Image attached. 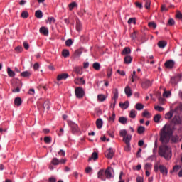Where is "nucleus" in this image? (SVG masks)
<instances>
[{
  "label": "nucleus",
  "mask_w": 182,
  "mask_h": 182,
  "mask_svg": "<svg viewBox=\"0 0 182 182\" xmlns=\"http://www.w3.org/2000/svg\"><path fill=\"white\" fill-rule=\"evenodd\" d=\"M174 65H176V62L173 60H168L164 63V66L166 69H173Z\"/></svg>",
  "instance_id": "6"
},
{
  "label": "nucleus",
  "mask_w": 182,
  "mask_h": 182,
  "mask_svg": "<svg viewBox=\"0 0 182 182\" xmlns=\"http://www.w3.org/2000/svg\"><path fill=\"white\" fill-rule=\"evenodd\" d=\"M132 61L133 58H132V56L130 55H127L124 58V63H125V65H130V63H132Z\"/></svg>",
  "instance_id": "16"
},
{
  "label": "nucleus",
  "mask_w": 182,
  "mask_h": 182,
  "mask_svg": "<svg viewBox=\"0 0 182 182\" xmlns=\"http://www.w3.org/2000/svg\"><path fill=\"white\" fill-rule=\"evenodd\" d=\"M153 153H154V155L149 156L148 158V160H151V159H153V157H154V156H156V154H157V146H154V149H153Z\"/></svg>",
  "instance_id": "41"
},
{
  "label": "nucleus",
  "mask_w": 182,
  "mask_h": 182,
  "mask_svg": "<svg viewBox=\"0 0 182 182\" xmlns=\"http://www.w3.org/2000/svg\"><path fill=\"white\" fill-rule=\"evenodd\" d=\"M23 47L26 49V50H28V49H29V44L28 43V42L24 41L23 43Z\"/></svg>",
  "instance_id": "59"
},
{
  "label": "nucleus",
  "mask_w": 182,
  "mask_h": 182,
  "mask_svg": "<svg viewBox=\"0 0 182 182\" xmlns=\"http://www.w3.org/2000/svg\"><path fill=\"white\" fill-rule=\"evenodd\" d=\"M119 122L122 124H126V123H127V118H126L124 117H121L119 118Z\"/></svg>",
  "instance_id": "36"
},
{
  "label": "nucleus",
  "mask_w": 182,
  "mask_h": 182,
  "mask_svg": "<svg viewBox=\"0 0 182 182\" xmlns=\"http://www.w3.org/2000/svg\"><path fill=\"white\" fill-rule=\"evenodd\" d=\"M114 154V152L113 151V149L112 148H109L106 152L105 156L108 159L111 160V159H113V156Z\"/></svg>",
  "instance_id": "11"
},
{
  "label": "nucleus",
  "mask_w": 182,
  "mask_h": 182,
  "mask_svg": "<svg viewBox=\"0 0 182 182\" xmlns=\"http://www.w3.org/2000/svg\"><path fill=\"white\" fill-rule=\"evenodd\" d=\"M130 37H131L132 39H133V40L136 39V38H137V35L136 34V31H134V32L131 34Z\"/></svg>",
  "instance_id": "60"
},
{
  "label": "nucleus",
  "mask_w": 182,
  "mask_h": 182,
  "mask_svg": "<svg viewBox=\"0 0 182 182\" xmlns=\"http://www.w3.org/2000/svg\"><path fill=\"white\" fill-rule=\"evenodd\" d=\"M76 30L77 32H80V31H82V23L79 21H77L76 23Z\"/></svg>",
  "instance_id": "42"
},
{
  "label": "nucleus",
  "mask_w": 182,
  "mask_h": 182,
  "mask_svg": "<svg viewBox=\"0 0 182 182\" xmlns=\"http://www.w3.org/2000/svg\"><path fill=\"white\" fill-rule=\"evenodd\" d=\"M139 79H140V77L137 76V75H133L132 76V82L133 83H134V82H137V80H139Z\"/></svg>",
  "instance_id": "52"
},
{
  "label": "nucleus",
  "mask_w": 182,
  "mask_h": 182,
  "mask_svg": "<svg viewBox=\"0 0 182 182\" xmlns=\"http://www.w3.org/2000/svg\"><path fill=\"white\" fill-rule=\"evenodd\" d=\"M35 15L38 19H42V18H43V14L41 10H37L35 13Z\"/></svg>",
  "instance_id": "25"
},
{
  "label": "nucleus",
  "mask_w": 182,
  "mask_h": 182,
  "mask_svg": "<svg viewBox=\"0 0 182 182\" xmlns=\"http://www.w3.org/2000/svg\"><path fill=\"white\" fill-rule=\"evenodd\" d=\"M31 75H32V73L29 71H24L21 73V76H22V77H29Z\"/></svg>",
  "instance_id": "29"
},
{
  "label": "nucleus",
  "mask_w": 182,
  "mask_h": 182,
  "mask_svg": "<svg viewBox=\"0 0 182 182\" xmlns=\"http://www.w3.org/2000/svg\"><path fill=\"white\" fill-rule=\"evenodd\" d=\"M98 102H105L106 100V97L103 94H100L97 95Z\"/></svg>",
  "instance_id": "31"
},
{
  "label": "nucleus",
  "mask_w": 182,
  "mask_h": 182,
  "mask_svg": "<svg viewBox=\"0 0 182 182\" xmlns=\"http://www.w3.org/2000/svg\"><path fill=\"white\" fill-rule=\"evenodd\" d=\"M151 4V1H150V0H145V8L146 9H150V5Z\"/></svg>",
  "instance_id": "50"
},
{
  "label": "nucleus",
  "mask_w": 182,
  "mask_h": 182,
  "mask_svg": "<svg viewBox=\"0 0 182 182\" xmlns=\"http://www.w3.org/2000/svg\"><path fill=\"white\" fill-rule=\"evenodd\" d=\"M93 171V169L92 168V167L88 166L85 168V173L87 174H89V173H92Z\"/></svg>",
  "instance_id": "56"
},
{
  "label": "nucleus",
  "mask_w": 182,
  "mask_h": 182,
  "mask_svg": "<svg viewBox=\"0 0 182 182\" xmlns=\"http://www.w3.org/2000/svg\"><path fill=\"white\" fill-rule=\"evenodd\" d=\"M129 101H126L124 103H119V107L121 109H127L129 107Z\"/></svg>",
  "instance_id": "32"
},
{
  "label": "nucleus",
  "mask_w": 182,
  "mask_h": 182,
  "mask_svg": "<svg viewBox=\"0 0 182 182\" xmlns=\"http://www.w3.org/2000/svg\"><path fill=\"white\" fill-rule=\"evenodd\" d=\"M150 86H151V82L150 81V80H146L144 81L141 84V87H143V89H149Z\"/></svg>",
  "instance_id": "12"
},
{
  "label": "nucleus",
  "mask_w": 182,
  "mask_h": 182,
  "mask_svg": "<svg viewBox=\"0 0 182 182\" xmlns=\"http://www.w3.org/2000/svg\"><path fill=\"white\" fill-rule=\"evenodd\" d=\"M132 53V50H130V48L126 47L123 49L122 54V55H129Z\"/></svg>",
  "instance_id": "28"
},
{
  "label": "nucleus",
  "mask_w": 182,
  "mask_h": 182,
  "mask_svg": "<svg viewBox=\"0 0 182 182\" xmlns=\"http://www.w3.org/2000/svg\"><path fill=\"white\" fill-rule=\"evenodd\" d=\"M148 26H149V28H152L153 29H156V28H157V24H156L155 22H150L149 23Z\"/></svg>",
  "instance_id": "49"
},
{
  "label": "nucleus",
  "mask_w": 182,
  "mask_h": 182,
  "mask_svg": "<svg viewBox=\"0 0 182 182\" xmlns=\"http://www.w3.org/2000/svg\"><path fill=\"white\" fill-rule=\"evenodd\" d=\"M174 23H176V21H174V19H173V18H170L168 21V25H169V26H173V25H174Z\"/></svg>",
  "instance_id": "55"
},
{
  "label": "nucleus",
  "mask_w": 182,
  "mask_h": 182,
  "mask_svg": "<svg viewBox=\"0 0 182 182\" xmlns=\"http://www.w3.org/2000/svg\"><path fill=\"white\" fill-rule=\"evenodd\" d=\"M163 96L164 97H170L171 96V92L164 90Z\"/></svg>",
  "instance_id": "45"
},
{
  "label": "nucleus",
  "mask_w": 182,
  "mask_h": 182,
  "mask_svg": "<svg viewBox=\"0 0 182 182\" xmlns=\"http://www.w3.org/2000/svg\"><path fill=\"white\" fill-rule=\"evenodd\" d=\"M105 169H100L97 173V178L102 180V181H106V178H105Z\"/></svg>",
  "instance_id": "9"
},
{
  "label": "nucleus",
  "mask_w": 182,
  "mask_h": 182,
  "mask_svg": "<svg viewBox=\"0 0 182 182\" xmlns=\"http://www.w3.org/2000/svg\"><path fill=\"white\" fill-rule=\"evenodd\" d=\"M16 52H17V53H21V52H22V50H23V48H22V46H17L15 48Z\"/></svg>",
  "instance_id": "54"
},
{
  "label": "nucleus",
  "mask_w": 182,
  "mask_h": 182,
  "mask_svg": "<svg viewBox=\"0 0 182 182\" xmlns=\"http://www.w3.org/2000/svg\"><path fill=\"white\" fill-rule=\"evenodd\" d=\"M152 167H153V165L151 164L147 163L145 164L144 168L146 171H150V170H151Z\"/></svg>",
  "instance_id": "40"
},
{
  "label": "nucleus",
  "mask_w": 182,
  "mask_h": 182,
  "mask_svg": "<svg viewBox=\"0 0 182 182\" xmlns=\"http://www.w3.org/2000/svg\"><path fill=\"white\" fill-rule=\"evenodd\" d=\"M160 119H161V115L159 114L154 117V121L155 123H160Z\"/></svg>",
  "instance_id": "38"
},
{
  "label": "nucleus",
  "mask_w": 182,
  "mask_h": 182,
  "mask_svg": "<svg viewBox=\"0 0 182 182\" xmlns=\"http://www.w3.org/2000/svg\"><path fill=\"white\" fill-rule=\"evenodd\" d=\"M7 73H8V75L10 77H14L15 76V72H14L13 70H11V68H7Z\"/></svg>",
  "instance_id": "33"
},
{
  "label": "nucleus",
  "mask_w": 182,
  "mask_h": 182,
  "mask_svg": "<svg viewBox=\"0 0 182 182\" xmlns=\"http://www.w3.org/2000/svg\"><path fill=\"white\" fill-rule=\"evenodd\" d=\"M62 55H63V58H68L70 55L69 50H63L62 52Z\"/></svg>",
  "instance_id": "44"
},
{
  "label": "nucleus",
  "mask_w": 182,
  "mask_h": 182,
  "mask_svg": "<svg viewBox=\"0 0 182 182\" xmlns=\"http://www.w3.org/2000/svg\"><path fill=\"white\" fill-rule=\"evenodd\" d=\"M99 159V155L97 152H93L92 154V156L88 159V161H90V160H97Z\"/></svg>",
  "instance_id": "23"
},
{
  "label": "nucleus",
  "mask_w": 182,
  "mask_h": 182,
  "mask_svg": "<svg viewBox=\"0 0 182 182\" xmlns=\"http://www.w3.org/2000/svg\"><path fill=\"white\" fill-rule=\"evenodd\" d=\"M181 168V166L180 165H176L173 167V170L170 171L171 174H173V173H177L178 170Z\"/></svg>",
  "instance_id": "27"
},
{
  "label": "nucleus",
  "mask_w": 182,
  "mask_h": 182,
  "mask_svg": "<svg viewBox=\"0 0 182 182\" xmlns=\"http://www.w3.org/2000/svg\"><path fill=\"white\" fill-rule=\"evenodd\" d=\"M146 132V128L143 126H140L137 129V133L138 134H143Z\"/></svg>",
  "instance_id": "30"
},
{
  "label": "nucleus",
  "mask_w": 182,
  "mask_h": 182,
  "mask_svg": "<svg viewBox=\"0 0 182 182\" xmlns=\"http://www.w3.org/2000/svg\"><path fill=\"white\" fill-rule=\"evenodd\" d=\"M158 46L161 49H164L165 46H167V41H160L158 42Z\"/></svg>",
  "instance_id": "18"
},
{
  "label": "nucleus",
  "mask_w": 182,
  "mask_h": 182,
  "mask_svg": "<svg viewBox=\"0 0 182 182\" xmlns=\"http://www.w3.org/2000/svg\"><path fill=\"white\" fill-rule=\"evenodd\" d=\"M132 140V135L127 134L126 136L123 137V141H124L127 146H130V141Z\"/></svg>",
  "instance_id": "13"
},
{
  "label": "nucleus",
  "mask_w": 182,
  "mask_h": 182,
  "mask_svg": "<svg viewBox=\"0 0 182 182\" xmlns=\"http://www.w3.org/2000/svg\"><path fill=\"white\" fill-rule=\"evenodd\" d=\"M119 136H121V137H125L127 136V131L126 129H122L119 132Z\"/></svg>",
  "instance_id": "39"
},
{
  "label": "nucleus",
  "mask_w": 182,
  "mask_h": 182,
  "mask_svg": "<svg viewBox=\"0 0 182 182\" xmlns=\"http://www.w3.org/2000/svg\"><path fill=\"white\" fill-rule=\"evenodd\" d=\"M172 123H174V124H180L181 123V121L180 120V117L178 115H175L172 119Z\"/></svg>",
  "instance_id": "19"
},
{
  "label": "nucleus",
  "mask_w": 182,
  "mask_h": 182,
  "mask_svg": "<svg viewBox=\"0 0 182 182\" xmlns=\"http://www.w3.org/2000/svg\"><path fill=\"white\" fill-rule=\"evenodd\" d=\"M124 92L126 96H127V97H130L132 95H133V92H132V88H130L129 85L125 87Z\"/></svg>",
  "instance_id": "14"
},
{
  "label": "nucleus",
  "mask_w": 182,
  "mask_h": 182,
  "mask_svg": "<svg viewBox=\"0 0 182 182\" xmlns=\"http://www.w3.org/2000/svg\"><path fill=\"white\" fill-rule=\"evenodd\" d=\"M40 33L44 36H49V28L48 27L42 26L39 29Z\"/></svg>",
  "instance_id": "7"
},
{
  "label": "nucleus",
  "mask_w": 182,
  "mask_h": 182,
  "mask_svg": "<svg viewBox=\"0 0 182 182\" xmlns=\"http://www.w3.org/2000/svg\"><path fill=\"white\" fill-rule=\"evenodd\" d=\"M96 126L97 129H102V127H103V120L102 119H97L96 121Z\"/></svg>",
  "instance_id": "21"
},
{
  "label": "nucleus",
  "mask_w": 182,
  "mask_h": 182,
  "mask_svg": "<svg viewBox=\"0 0 182 182\" xmlns=\"http://www.w3.org/2000/svg\"><path fill=\"white\" fill-rule=\"evenodd\" d=\"M154 109L156 110L157 112H163V110H164V108H163L161 106L157 105V106L154 107Z\"/></svg>",
  "instance_id": "53"
},
{
  "label": "nucleus",
  "mask_w": 182,
  "mask_h": 182,
  "mask_svg": "<svg viewBox=\"0 0 182 182\" xmlns=\"http://www.w3.org/2000/svg\"><path fill=\"white\" fill-rule=\"evenodd\" d=\"M59 156H62L63 157H65L66 156V152H65L64 150L60 149L58 152Z\"/></svg>",
  "instance_id": "58"
},
{
  "label": "nucleus",
  "mask_w": 182,
  "mask_h": 182,
  "mask_svg": "<svg viewBox=\"0 0 182 182\" xmlns=\"http://www.w3.org/2000/svg\"><path fill=\"white\" fill-rule=\"evenodd\" d=\"M113 99L114 100V104H116V102H117V99H119V90L117 88H115L113 91Z\"/></svg>",
  "instance_id": "17"
},
{
  "label": "nucleus",
  "mask_w": 182,
  "mask_h": 182,
  "mask_svg": "<svg viewBox=\"0 0 182 182\" xmlns=\"http://www.w3.org/2000/svg\"><path fill=\"white\" fill-rule=\"evenodd\" d=\"M29 16V13L28 11H23L21 13V18H23V19H26Z\"/></svg>",
  "instance_id": "46"
},
{
  "label": "nucleus",
  "mask_w": 182,
  "mask_h": 182,
  "mask_svg": "<svg viewBox=\"0 0 182 182\" xmlns=\"http://www.w3.org/2000/svg\"><path fill=\"white\" fill-rule=\"evenodd\" d=\"M142 116L144 117H149V116H150V112H149V111L145 110L144 111V112L142 113Z\"/></svg>",
  "instance_id": "57"
},
{
  "label": "nucleus",
  "mask_w": 182,
  "mask_h": 182,
  "mask_svg": "<svg viewBox=\"0 0 182 182\" xmlns=\"http://www.w3.org/2000/svg\"><path fill=\"white\" fill-rule=\"evenodd\" d=\"M114 174V170L112 167H108L105 171V176L107 178H112Z\"/></svg>",
  "instance_id": "5"
},
{
  "label": "nucleus",
  "mask_w": 182,
  "mask_h": 182,
  "mask_svg": "<svg viewBox=\"0 0 182 182\" xmlns=\"http://www.w3.org/2000/svg\"><path fill=\"white\" fill-rule=\"evenodd\" d=\"M158 153L161 157H164L165 160H170L173 156L171 148L167 145H161Z\"/></svg>",
  "instance_id": "2"
},
{
  "label": "nucleus",
  "mask_w": 182,
  "mask_h": 182,
  "mask_svg": "<svg viewBox=\"0 0 182 182\" xmlns=\"http://www.w3.org/2000/svg\"><path fill=\"white\" fill-rule=\"evenodd\" d=\"M28 95H31L32 96H33V95H35V89L31 88L28 90Z\"/></svg>",
  "instance_id": "61"
},
{
  "label": "nucleus",
  "mask_w": 182,
  "mask_h": 182,
  "mask_svg": "<svg viewBox=\"0 0 182 182\" xmlns=\"http://www.w3.org/2000/svg\"><path fill=\"white\" fill-rule=\"evenodd\" d=\"M65 45L66 46L70 47L72 45H73V41H72V39L69 38L66 40Z\"/></svg>",
  "instance_id": "47"
},
{
  "label": "nucleus",
  "mask_w": 182,
  "mask_h": 182,
  "mask_svg": "<svg viewBox=\"0 0 182 182\" xmlns=\"http://www.w3.org/2000/svg\"><path fill=\"white\" fill-rule=\"evenodd\" d=\"M44 141L47 144H49L52 143V139L49 136H45L44 137Z\"/></svg>",
  "instance_id": "48"
},
{
  "label": "nucleus",
  "mask_w": 182,
  "mask_h": 182,
  "mask_svg": "<svg viewBox=\"0 0 182 182\" xmlns=\"http://www.w3.org/2000/svg\"><path fill=\"white\" fill-rule=\"evenodd\" d=\"M49 182H56V178L55 177H50L48 178Z\"/></svg>",
  "instance_id": "63"
},
{
  "label": "nucleus",
  "mask_w": 182,
  "mask_h": 182,
  "mask_svg": "<svg viewBox=\"0 0 182 182\" xmlns=\"http://www.w3.org/2000/svg\"><path fill=\"white\" fill-rule=\"evenodd\" d=\"M77 6V4L75 2V1H73L72 3H70L69 5H68V7H69V10L70 11H73V8H76Z\"/></svg>",
  "instance_id": "35"
},
{
  "label": "nucleus",
  "mask_w": 182,
  "mask_h": 182,
  "mask_svg": "<svg viewBox=\"0 0 182 182\" xmlns=\"http://www.w3.org/2000/svg\"><path fill=\"white\" fill-rule=\"evenodd\" d=\"M92 68L95 70H100V63L95 62L93 63L92 65Z\"/></svg>",
  "instance_id": "37"
},
{
  "label": "nucleus",
  "mask_w": 182,
  "mask_h": 182,
  "mask_svg": "<svg viewBox=\"0 0 182 182\" xmlns=\"http://www.w3.org/2000/svg\"><path fill=\"white\" fill-rule=\"evenodd\" d=\"M135 109L136 110H143V109H144V105H143L141 103H136L135 105Z\"/></svg>",
  "instance_id": "34"
},
{
  "label": "nucleus",
  "mask_w": 182,
  "mask_h": 182,
  "mask_svg": "<svg viewBox=\"0 0 182 182\" xmlns=\"http://www.w3.org/2000/svg\"><path fill=\"white\" fill-rule=\"evenodd\" d=\"M178 143L181 141V137L178 135H173V129L170 127V124H165L160 131V141L161 143Z\"/></svg>",
  "instance_id": "1"
},
{
  "label": "nucleus",
  "mask_w": 182,
  "mask_h": 182,
  "mask_svg": "<svg viewBox=\"0 0 182 182\" xmlns=\"http://www.w3.org/2000/svg\"><path fill=\"white\" fill-rule=\"evenodd\" d=\"M173 114H174V110L169 111L165 114V119H166V120H169V119H171V117H173Z\"/></svg>",
  "instance_id": "22"
},
{
  "label": "nucleus",
  "mask_w": 182,
  "mask_h": 182,
  "mask_svg": "<svg viewBox=\"0 0 182 182\" xmlns=\"http://www.w3.org/2000/svg\"><path fill=\"white\" fill-rule=\"evenodd\" d=\"M69 77V74L68 73H62L57 76L58 82H60V80H66Z\"/></svg>",
  "instance_id": "8"
},
{
  "label": "nucleus",
  "mask_w": 182,
  "mask_h": 182,
  "mask_svg": "<svg viewBox=\"0 0 182 182\" xmlns=\"http://www.w3.org/2000/svg\"><path fill=\"white\" fill-rule=\"evenodd\" d=\"M136 182H143V178L141 176H138L136 178Z\"/></svg>",
  "instance_id": "64"
},
{
  "label": "nucleus",
  "mask_w": 182,
  "mask_h": 182,
  "mask_svg": "<svg viewBox=\"0 0 182 182\" xmlns=\"http://www.w3.org/2000/svg\"><path fill=\"white\" fill-rule=\"evenodd\" d=\"M34 70H38L39 69V63H36L33 65Z\"/></svg>",
  "instance_id": "62"
},
{
  "label": "nucleus",
  "mask_w": 182,
  "mask_h": 182,
  "mask_svg": "<svg viewBox=\"0 0 182 182\" xmlns=\"http://www.w3.org/2000/svg\"><path fill=\"white\" fill-rule=\"evenodd\" d=\"M75 94L77 99H82L83 96H85V90H83L81 87H77L75 90Z\"/></svg>",
  "instance_id": "4"
},
{
  "label": "nucleus",
  "mask_w": 182,
  "mask_h": 182,
  "mask_svg": "<svg viewBox=\"0 0 182 182\" xmlns=\"http://www.w3.org/2000/svg\"><path fill=\"white\" fill-rule=\"evenodd\" d=\"M74 82L75 83V85H85L86 83V81L85 80V79H83V77L81 78H75L74 80Z\"/></svg>",
  "instance_id": "15"
},
{
  "label": "nucleus",
  "mask_w": 182,
  "mask_h": 182,
  "mask_svg": "<svg viewBox=\"0 0 182 182\" xmlns=\"http://www.w3.org/2000/svg\"><path fill=\"white\" fill-rule=\"evenodd\" d=\"M159 168L160 170V173H161L163 176H167V174H168V170H167V168H166L164 165H160Z\"/></svg>",
  "instance_id": "10"
},
{
  "label": "nucleus",
  "mask_w": 182,
  "mask_h": 182,
  "mask_svg": "<svg viewBox=\"0 0 182 182\" xmlns=\"http://www.w3.org/2000/svg\"><path fill=\"white\" fill-rule=\"evenodd\" d=\"M48 21L49 25H52V23H55V22H56V19H55V17H48Z\"/></svg>",
  "instance_id": "43"
},
{
  "label": "nucleus",
  "mask_w": 182,
  "mask_h": 182,
  "mask_svg": "<svg viewBox=\"0 0 182 182\" xmlns=\"http://www.w3.org/2000/svg\"><path fill=\"white\" fill-rule=\"evenodd\" d=\"M68 125L71 128L73 134H79V133H80V129H79V126L76 123L73 122H68Z\"/></svg>",
  "instance_id": "3"
},
{
  "label": "nucleus",
  "mask_w": 182,
  "mask_h": 182,
  "mask_svg": "<svg viewBox=\"0 0 182 182\" xmlns=\"http://www.w3.org/2000/svg\"><path fill=\"white\" fill-rule=\"evenodd\" d=\"M51 164L53 166H59V164H60V161H59V159L58 158H53L51 160Z\"/></svg>",
  "instance_id": "26"
},
{
  "label": "nucleus",
  "mask_w": 182,
  "mask_h": 182,
  "mask_svg": "<svg viewBox=\"0 0 182 182\" xmlns=\"http://www.w3.org/2000/svg\"><path fill=\"white\" fill-rule=\"evenodd\" d=\"M136 116H137V111L132 109L129 112L130 119H136Z\"/></svg>",
  "instance_id": "24"
},
{
  "label": "nucleus",
  "mask_w": 182,
  "mask_h": 182,
  "mask_svg": "<svg viewBox=\"0 0 182 182\" xmlns=\"http://www.w3.org/2000/svg\"><path fill=\"white\" fill-rule=\"evenodd\" d=\"M128 23H129V25H130L132 23H134V25H136V18H130L128 20Z\"/></svg>",
  "instance_id": "51"
},
{
  "label": "nucleus",
  "mask_w": 182,
  "mask_h": 182,
  "mask_svg": "<svg viewBox=\"0 0 182 182\" xmlns=\"http://www.w3.org/2000/svg\"><path fill=\"white\" fill-rule=\"evenodd\" d=\"M14 105L16 106H21V105H22V99L19 97H17L14 99Z\"/></svg>",
  "instance_id": "20"
}]
</instances>
